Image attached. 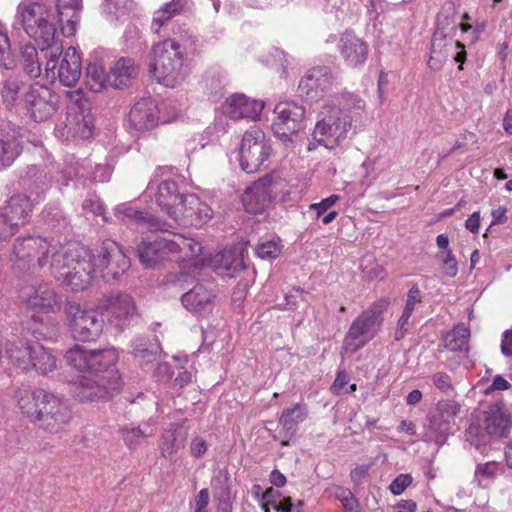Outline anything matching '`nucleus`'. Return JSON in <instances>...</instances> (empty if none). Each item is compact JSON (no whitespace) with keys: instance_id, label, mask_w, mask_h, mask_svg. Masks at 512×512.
<instances>
[{"instance_id":"13","label":"nucleus","mask_w":512,"mask_h":512,"mask_svg":"<svg viewBox=\"0 0 512 512\" xmlns=\"http://www.w3.org/2000/svg\"><path fill=\"white\" fill-rule=\"evenodd\" d=\"M32 209L29 198L14 195L0 208V237L3 240L12 236L19 225L25 223Z\"/></svg>"},{"instance_id":"21","label":"nucleus","mask_w":512,"mask_h":512,"mask_svg":"<svg viewBox=\"0 0 512 512\" xmlns=\"http://www.w3.org/2000/svg\"><path fill=\"white\" fill-rule=\"evenodd\" d=\"M214 287L212 281L197 283L192 289L183 294L181 298L183 306L194 314L210 311L215 298Z\"/></svg>"},{"instance_id":"47","label":"nucleus","mask_w":512,"mask_h":512,"mask_svg":"<svg viewBox=\"0 0 512 512\" xmlns=\"http://www.w3.org/2000/svg\"><path fill=\"white\" fill-rule=\"evenodd\" d=\"M203 82L209 95L218 96L224 87L225 77L220 72L211 71L205 75Z\"/></svg>"},{"instance_id":"27","label":"nucleus","mask_w":512,"mask_h":512,"mask_svg":"<svg viewBox=\"0 0 512 512\" xmlns=\"http://www.w3.org/2000/svg\"><path fill=\"white\" fill-rule=\"evenodd\" d=\"M185 195L178 191V185L174 181L166 180L158 186L156 202L170 218L173 219V213L180 209Z\"/></svg>"},{"instance_id":"37","label":"nucleus","mask_w":512,"mask_h":512,"mask_svg":"<svg viewBox=\"0 0 512 512\" xmlns=\"http://www.w3.org/2000/svg\"><path fill=\"white\" fill-rule=\"evenodd\" d=\"M20 62L23 70L30 78H37L41 75V64L34 45L25 44L21 46Z\"/></svg>"},{"instance_id":"33","label":"nucleus","mask_w":512,"mask_h":512,"mask_svg":"<svg viewBox=\"0 0 512 512\" xmlns=\"http://www.w3.org/2000/svg\"><path fill=\"white\" fill-rule=\"evenodd\" d=\"M171 254L179 253V259L190 260L202 252L200 243L181 234L167 233Z\"/></svg>"},{"instance_id":"20","label":"nucleus","mask_w":512,"mask_h":512,"mask_svg":"<svg viewBox=\"0 0 512 512\" xmlns=\"http://www.w3.org/2000/svg\"><path fill=\"white\" fill-rule=\"evenodd\" d=\"M57 396L44 389L23 390L18 394V405L23 414L32 421L42 420V405L50 403L56 407Z\"/></svg>"},{"instance_id":"35","label":"nucleus","mask_w":512,"mask_h":512,"mask_svg":"<svg viewBox=\"0 0 512 512\" xmlns=\"http://www.w3.org/2000/svg\"><path fill=\"white\" fill-rule=\"evenodd\" d=\"M340 200V196L332 194L320 202L312 203L308 207V211L313 213L312 219H321L324 225L333 222L338 216V212L333 210L332 207Z\"/></svg>"},{"instance_id":"57","label":"nucleus","mask_w":512,"mask_h":512,"mask_svg":"<svg viewBox=\"0 0 512 512\" xmlns=\"http://www.w3.org/2000/svg\"><path fill=\"white\" fill-rule=\"evenodd\" d=\"M349 381H350V378L345 372H343V371L338 372L336 379L334 380L333 384L331 385V388H330L331 392L334 395L342 394L344 392V388L349 383Z\"/></svg>"},{"instance_id":"34","label":"nucleus","mask_w":512,"mask_h":512,"mask_svg":"<svg viewBox=\"0 0 512 512\" xmlns=\"http://www.w3.org/2000/svg\"><path fill=\"white\" fill-rule=\"evenodd\" d=\"M485 430L490 436L504 437L510 428L511 421L506 412L499 406L490 407L486 413Z\"/></svg>"},{"instance_id":"25","label":"nucleus","mask_w":512,"mask_h":512,"mask_svg":"<svg viewBox=\"0 0 512 512\" xmlns=\"http://www.w3.org/2000/svg\"><path fill=\"white\" fill-rule=\"evenodd\" d=\"M130 125L138 131L154 128L158 122V109L151 98H144L136 102L129 113Z\"/></svg>"},{"instance_id":"7","label":"nucleus","mask_w":512,"mask_h":512,"mask_svg":"<svg viewBox=\"0 0 512 512\" xmlns=\"http://www.w3.org/2000/svg\"><path fill=\"white\" fill-rule=\"evenodd\" d=\"M66 129L75 140H89L95 131V118L90 100L82 89L66 92Z\"/></svg>"},{"instance_id":"4","label":"nucleus","mask_w":512,"mask_h":512,"mask_svg":"<svg viewBox=\"0 0 512 512\" xmlns=\"http://www.w3.org/2000/svg\"><path fill=\"white\" fill-rule=\"evenodd\" d=\"M364 101L354 94H344L341 97L339 106H325L320 112L321 119L315 125L312 139L308 150H314L318 145L327 149H334L341 145L347 138L351 129L352 118L349 114L351 109H362Z\"/></svg>"},{"instance_id":"6","label":"nucleus","mask_w":512,"mask_h":512,"mask_svg":"<svg viewBox=\"0 0 512 512\" xmlns=\"http://www.w3.org/2000/svg\"><path fill=\"white\" fill-rule=\"evenodd\" d=\"M19 20L26 34L44 47L55 42L56 26L51 8L44 2L23 0L17 7Z\"/></svg>"},{"instance_id":"19","label":"nucleus","mask_w":512,"mask_h":512,"mask_svg":"<svg viewBox=\"0 0 512 512\" xmlns=\"http://www.w3.org/2000/svg\"><path fill=\"white\" fill-rule=\"evenodd\" d=\"M159 231L160 234L156 233L138 246L139 260L146 267H154L171 255L167 232L163 227Z\"/></svg>"},{"instance_id":"42","label":"nucleus","mask_w":512,"mask_h":512,"mask_svg":"<svg viewBox=\"0 0 512 512\" xmlns=\"http://www.w3.org/2000/svg\"><path fill=\"white\" fill-rule=\"evenodd\" d=\"M122 438L127 446L133 447L140 443L142 439L151 437L153 429L147 424L144 428L135 425H126L120 429Z\"/></svg>"},{"instance_id":"56","label":"nucleus","mask_w":512,"mask_h":512,"mask_svg":"<svg viewBox=\"0 0 512 512\" xmlns=\"http://www.w3.org/2000/svg\"><path fill=\"white\" fill-rule=\"evenodd\" d=\"M42 420L48 421L55 420L57 421V417H61V399L57 397L56 407H53L50 403H46V405H42Z\"/></svg>"},{"instance_id":"60","label":"nucleus","mask_w":512,"mask_h":512,"mask_svg":"<svg viewBox=\"0 0 512 512\" xmlns=\"http://www.w3.org/2000/svg\"><path fill=\"white\" fill-rule=\"evenodd\" d=\"M422 301L421 291L417 285H413L408 294L405 306L415 309V305Z\"/></svg>"},{"instance_id":"8","label":"nucleus","mask_w":512,"mask_h":512,"mask_svg":"<svg viewBox=\"0 0 512 512\" xmlns=\"http://www.w3.org/2000/svg\"><path fill=\"white\" fill-rule=\"evenodd\" d=\"M286 183L277 175H266L255 181L242 195L248 213H262L278 196L285 194Z\"/></svg>"},{"instance_id":"48","label":"nucleus","mask_w":512,"mask_h":512,"mask_svg":"<svg viewBox=\"0 0 512 512\" xmlns=\"http://www.w3.org/2000/svg\"><path fill=\"white\" fill-rule=\"evenodd\" d=\"M20 92V82L16 78H8L3 82L2 97L4 103L13 105Z\"/></svg>"},{"instance_id":"54","label":"nucleus","mask_w":512,"mask_h":512,"mask_svg":"<svg viewBox=\"0 0 512 512\" xmlns=\"http://www.w3.org/2000/svg\"><path fill=\"white\" fill-rule=\"evenodd\" d=\"M412 481L413 478L410 474H400L391 482L389 490L393 495H401Z\"/></svg>"},{"instance_id":"23","label":"nucleus","mask_w":512,"mask_h":512,"mask_svg":"<svg viewBox=\"0 0 512 512\" xmlns=\"http://www.w3.org/2000/svg\"><path fill=\"white\" fill-rule=\"evenodd\" d=\"M21 153L20 135L10 123L0 124V171L11 166Z\"/></svg>"},{"instance_id":"59","label":"nucleus","mask_w":512,"mask_h":512,"mask_svg":"<svg viewBox=\"0 0 512 512\" xmlns=\"http://www.w3.org/2000/svg\"><path fill=\"white\" fill-rule=\"evenodd\" d=\"M207 450V443L200 437H195L190 444V452L194 457H201Z\"/></svg>"},{"instance_id":"49","label":"nucleus","mask_w":512,"mask_h":512,"mask_svg":"<svg viewBox=\"0 0 512 512\" xmlns=\"http://www.w3.org/2000/svg\"><path fill=\"white\" fill-rule=\"evenodd\" d=\"M438 259H440L442 262L441 270L445 276L452 278L457 275L458 263L450 249H446L445 252H442L441 255H438Z\"/></svg>"},{"instance_id":"32","label":"nucleus","mask_w":512,"mask_h":512,"mask_svg":"<svg viewBox=\"0 0 512 512\" xmlns=\"http://www.w3.org/2000/svg\"><path fill=\"white\" fill-rule=\"evenodd\" d=\"M187 431L181 427L165 431L160 439L159 449L164 458L174 460L177 452L184 447Z\"/></svg>"},{"instance_id":"36","label":"nucleus","mask_w":512,"mask_h":512,"mask_svg":"<svg viewBox=\"0 0 512 512\" xmlns=\"http://www.w3.org/2000/svg\"><path fill=\"white\" fill-rule=\"evenodd\" d=\"M49 48V58L45 65L46 78L51 83H55L58 80L60 84H64V57L61 58V47L53 49L51 46Z\"/></svg>"},{"instance_id":"41","label":"nucleus","mask_w":512,"mask_h":512,"mask_svg":"<svg viewBox=\"0 0 512 512\" xmlns=\"http://www.w3.org/2000/svg\"><path fill=\"white\" fill-rule=\"evenodd\" d=\"M83 10L82 0H66V39L75 36Z\"/></svg>"},{"instance_id":"16","label":"nucleus","mask_w":512,"mask_h":512,"mask_svg":"<svg viewBox=\"0 0 512 512\" xmlns=\"http://www.w3.org/2000/svg\"><path fill=\"white\" fill-rule=\"evenodd\" d=\"M334 81V76L328 67H314L301 78L298 91L308 100H318L332 88Z\"/></svg>"},{"instance_id":"24","label":"nucleus","mask_w":512,"mask_h":512,"mask_svg":"<svg viewBox=\"0 0 512 512\" xmlns=\"http://www.w3.org/2000/svg\"><path fill=\"white\" fill-rule=\"evenodd\" d=\"M340 54L348 66L363 65L368 57V44L355 33L346 31L340 38Z\"/></svg>"},{"instance_id":"29","label":"nucleus","mask_w":512,"mask_h":512,"mask_svg":"<svg viewBox=\"0 0 512 512\" xmlns=\"http://www.w3.org/2000/svg\"><path fill=\"white\" fill-rule=\"evenodd\" d=\"M116 218L125 224H137L151 230L162 229V224L153 216L136 209L130 203H122L114 209Z\"/></svg>"},{"instance_id":"44","label":"nucleus","mask_w":512,"mask_h":512,"mask_svg":"<svg viewBox=\"0 0 512 512\" xmlns=\"http://www.w3.org/2000/svg\"><path fill=\"white\" fill-rule=\"evenodd\" d=\"M306 410L299 404L294 405L292 408L285 409L279 419V424L287 431H295L298 423L306 418Z\"/></svg>"},{"instance_id":"2","label":"nucleus","mask_w":512,"mask_h":512,"mask_svg":"<svg viewBox=\"0 0 512 512\" xmlns=\"http://www.w3.org/2000/svg\"><path fill=\"white\" fill-rule=\"evenodd\" d=\"M129 266V258L114 241H105L93 249L71 242L66 250V285L83 291L98 276L118 280Z\"/></svg>"},{"instance_id":"1","label":"nucleus","mask_w":512,"mask_h":512,"mask_svg":"<svg viewBox=\"0 0 512 512\" xmlns=\"http://www.w3.org/2000/svg\"><path fill=\"white\" fill-rule=\"evenodd\" d=\"M118 358L114 348L95 350L78 344L70 348L66 362L84 373L71 383L73 396L80 402H99L117 395L122 387L115 368Z\"/></svg>"},{"instance_id":"9","label":"nucleus","mask_w":512,"mask_h":512,"mask_svg":"<svg viewBox=\"0 0 512 512\" xmlns=\"http://www.w3.org/2000/svg\"><path fill=\"white\" fill-rule=\"evenodd\" d=\"M389 305L387 299H381L373 303L369 309L361 313L351 324L343 341V349L356 352L364 347L371 339L368 333L380 325L381 315Z\"/></svg>"},{"instance_id":"64","label":"nucleus","mask_w":512,"mask_h":512,"mask_svg":"<svg viewBox=\"0 0 512 512\" xmlns=\"http://www.w3.org/2000/svg\"><path fill=\"white\" fill-rule=\"evenodd\" d=\"M417 504L413 500H400L396 505L397 512H415Z\"/></svg>"},{"instance_id":"63","label":"nucleus","mask_w":512,"mask_h":512,"mask_svg":"<svg viewBox=\"0 0 512 512\" xmlns=\"http://www.w3.org/2000/svg\"><path fill=\"white\" fill-rule=\"evenodd\" d=\"M480 226V213L474 212L465 222V227L472 233H478Z\"/></svg>"},{"instance_id":"17","label":"nucleus","mask_w":512,"mask_h":512,"mask_svg":"<svg viewBox=\"0 0 512 512\" xmlns=\"http://www.w3.org/2000/svg\"><path fill=\"white\" fill-rule=\"evenodd\" d=\"M172 213L174 221L188 226H201L214 214L213 209L195 194L185 195L180 209Z\"/></svg>"},{"instance_id":"28","label":"nucleus","mask_w":512,"mask_h":512,"mask_svg":"<svg viewBox=\"0 0 512 512\" xmlns=\"http://www.w3.org/2000/svg\"><path fill=\"white\" fill-rule=\"evenodd\" d=\"M214 270L227 277H234L236 273L245 268L242 252L224 249L217 253L212 260Z\"/></svg>"},{"instance_id":"12","label":"nucleus","mask_w":512,"mask_h":512,"mask_svg":"<svg viewBox=\"0 0 512 512\" xmlns=\"http://www.w3.org/2000/svg\"><path fill=\"white\" fill-rule=\"evenodd\" d=\"M99 312L117 327H124L136 314V305L131 295L125 292H111L104 295L97 305Z\"/></svg>"},{"instance_id":"3","label":"nucleus","mask_w":512,"mask_h":512,"mask_svg":"<svg viewBox=\"0 0 512 512\" xmlns=\"http://www.w3.org/2000/svg\"><path fill=\"white\" fill-rule=\"evenodd\" d=\"M10 262L19 273L47 267L56 279L64 278V248L58 240L32 235L18 237L12 246Z\"/></svg>"},{"instance_id":"11","label":"nucleus","mask_w":512,"mask_h":512,"mask_svg":"<svg viewBox=\"0 0 512 512\" xmlns=\"http://www.w3.org/2000/svg\"><path fill=\"white\" fill-rule=\"evenodd\" d=\"M271 148L264 133L257 127L246 131L240 147V165L247 173L257 172L268 159Z\"/></svg>"},{"instance_id":"58","label":"nucleus","mask_w":512,"mask_h":512,"mask_svg":"<svg viewBox=\"0 0 512 512\" xmlns=\"http://www.w3.org/2000/svg\"><path fill=\"white\" fill-rule=\"evenodd\" d=\"M209 492L207 489H201L194 503V512H208L207 506L209 504Z\"/></svg>"},{"instance_id":"40","label":"nucleus","mask_w":512,"mask_h":512,"mask_svg":"<svg viewBox=\"0 0 512 512\" xmlns=\"http://www.w3.org/2000/svg\"><path fill=\"white\" fill-rule=\"evenodd\" d=\"M187 0H172L166 3L162 8L155 12L152 22V28L157 25L155 32H158L159 28L164 25L170 18L180 14L185 7Z\"/></svg>"},{"instance_id":"22","label":"nucleus","mask_w":512,"mask_h":512,"mask_svg":"<svg viewBox=\"0 0 512 512\" xmlns=\"http://www.w3.org/2000/svg\"><path fill=\"white\" fill-rule=\"evenodd\" d=\"M264 108L262 101L250 99L244 94H234L226 99L223 112L231 119H256Z\"/></svg>"},{"instance_id":"38","label":"nucleus","mask_w":512,"mask_h":512,"mask_svg":"<svg viewBox=\"0 0 512 512\" xmlns=\"http://www.w3.org/2000/svg\"><path fill=\"white\" fill-rule=\"evenodd\" d=\"M470 330L465 325H457L444 336V346L450 351H467Z\"/></svg>"},{"instance_id":"14","label":"nucleus","mask_w":512,"mask_h":512,"mask_svg":"<svg viewBox=\"0 0 512 512\" xmlns=\"http://www.w3.org/2000/svg\"><path fill=\"white\" fill-rule=\"evenodd\" d=\"M30 117L35 122L49 119L58 109L59 97L45 86L32 85L25 95Z\"/></svg>"},{"instance_id":"31","label":"nucleus","mask_w":512,"mask_h":512,"mask_svg":"<svg viewBox=\"0 0 512 512\" xmlns=\"http://www.w3.org/2000/svg\"><path fill=\"white\" fill-rule=\"evenodd\" d=\"M22 353L30 356L29 370L34 369L38 373L47 374L56 367V358L40 343L30 345V350H23Z\"/></svg>"},{"instance_id":"50","label":"nucleus","mask_w":512,"mask_h":512,"mask_svg":"<svg viewBox=\"0 0 512 512\" xmlns=\"http://www.w3.org/2000/svg\"><path fill=\"white\" fill-rule=\"evenodd\" d=\"M82 210L85 214H92L94 216H102L104 214L103 203L95 194H88L82 203Z\"/></svg>"},{"instance_id":"15","label":"nucleus","mask_w":512,"mask_h":512,"mask_svg":"<svg viewBox=\"0 0 512 512\" xmlns=\"http://www.w3.org/2000/svg\"><path fill=\"white\" fill-rule=\"evenodd\" d=\"M272 129L279 137H288L303 127L305 109L293 101L278 103L274 108Z\"/></svg>"},{"instance_id":"46","label":"nucleus","mask_w":512,"mask_h":512,"mask_svg":"<svg viewBox=\"0 0 512 512\" xmlns=\"http://www.w3.org/2000/svg\"><path fill=\"white\" fill-rule=\"evenodd\" d=\"M133 8L132 0H105V11L116 19L127 15Z\"/></svg>"},{"instance_id":"5","label":"nucleus","mask_w":512,"mask_h":512,"mask_svg":"<svg viewBox=\"0 0 512 512\" xmlns=\"http://www.w3.org/2000/svg\"><path fill=\"white\" fill-rule=\"evenodd\" d=\"M187 41L166 39L153 46L149 68L158 82L173 88L184 80L182 48H186Z\"/></svg>"},{"instance_id":"26","label":"nucleus","mask_w":512,"mask_h":512,"mask_svg":"<svg viewBox=\"0 0 512 512\" xmlns=\"http://www.w3.org/2000/svg\"><path fill=\"white\" fill-rule=\"evenodd\" d=\"M454 48H463L459 41H453L451 38L436 32L433 35L431 44V53L428 59V66L433 71H439L449 57Z\"/></svg>"},{"instance_id":"10","label":"nucleus","mask_w":512,"mask_h":512,"mask_svg":"<svg viewBox=\"0 0 512 512\" xmlns=\"http://www.w3.org/2000/svg\"><path fill=\"white\" fill-rule=\"evenodd\" d=\"M66 327L74 338L90 341L101 333L103 319L99 317L98 309L69 303L66 304Z\"/></svg>"},{"instance_id":"62","label":"nucleus","mask_w":512,"mask_h":512,"mask_svg":"<svg viewBox=\"0 0 512 512\" xmlns=\"http://www.w3.org/2000/svg\"><path fill=\"white\" fill-rule=\"evenodd\" d=\"M501 352L507 357H512V328L503 334Z\"/></svg>"},{"instance_id":"51","label":"nucleus","mask_w":512,"mask_h":512,"mask_svg":"<svg viewBox=\"0 0 512 512\" xmlns=\"http://www.w3.org/2000/svg\"><path fill=\"white\" fill-rule=\"evenodd\" d=\"M160 352V346L153 344L151 348L136 347L134 349L135 357L142 363L148 364L157 360Z\"/></svg>"},{"instance_id":"43","label":"nucleus","mask_w":512,"mask_h":512,"mask_svg":"<svg viewBox=\"0 0 512 512\" xmlns=\"http://www.w3.org/2000/svg\"><path fill=\"white\" fill-rule=\"evenodd\" d=\"M86 79L90 89L99 92L108 85L107 75L100 63H89L86 68Z\"/></svg>"},{"instance_id":"53","label":"nucleus","mask_w":512,"mask_h":512,"mask_svg":"<svg viewBox=\"0 0 512 512\" xmlns=\"http://www.w3.org/2000/svg\"><path fill=\"white\" fill-rule=\"evenodd\" d=\"M306 292L301 288H293L285 295V304L283 309L294 310L298 308L299 302L304 300Z\"/></svg>"},{"instance_id":"18","label":"nucleus","mask_w":512,"mask_h":512,"mask_svg":"<svg viewBox=\"0 0 512 512\" xmlns=\"http://www.w3.org/2000/svg\"><path fill=\"white\" fill-rule=\"evenodd\" d=\"M22 301L27 308L43 312L60 310V301L53 287L49 284L26 286L20 292Z\"/></svg>"},{"instance_id":"55","label":"nucleus","mask_w":512,"mask_h":512,"mask_svg":"<svg viewBox=\"0 0 512 512\" xmlns=\"http://www.w3.org/2000/svg\"><path fill=\"white\" fill-rule=\"evenodd\" d=\"M433 384L445 394H450L453 391L451 378L448 374L437 372L432 376Z\"/></svg>"},{"instance_id":"52","label":"nucleus","mask_w":512,"mask_h":512,"mask_svg":"<svg viewBox=\"0 0 512 512\" xmlns=\"http://www.w3.org/2000/svg\"><path fill=\"white\" fill-rule=\"evenodd\" d=\"M257 254L260 258L265 260L275 259L279 256L281 249L277 242L275 241H266L260 243L257 246Z\"/></svg>"},{"instance_id":"45","label":"nucleus","mask_w":512,"mask_h":512,"mask_svg":"<svg viewBox=\"0 0 512 512\" xmlns=\"http://www.w3.org/2000/svg\"><path fill=\"white\" fill-rule=\"evenodd\" d=\"M6 348V355L10 362L19 367L22 370H29V358L30 356L25 355L22 353L23 350H30V345L24 346L23 344L19 343H10L7 342L5 345Z\"/></svg>"},{"instance_id":"39","label":"nucleus","mask_w":512,"mask_h":512,"mask_svg":"<svg viewBox=\"0 0 512 512\" xmlns=\"http://www.w3.org/2000/svg\"><path fill=\"white\" fill-rule=\"evenodd\" d=\"M82 74V59L78 48H66V86L74 85Z\"/></svg>"},{"instance_id":"30","label":"nucleus","mask_w":512,"mask_h":512,"mask_svg":"<svg viewBox=\"0 0 512 512\" xmlns=\"http://www.w3.org/2000/svg\"><path fill=\"white\" fill-rule=\"evenodd\" d=\"M138 70V66L132 58L122 57L110 68V72L107 74L108 85L113 88H121L137 76Z\"/></svg>"},{"instance_id":"61","label":"nucleus","mask_w":512,"mask_h":512,"mask_svg":"<svg viewBox=\"0 0 512 512\" xmlns=\"http://www.w3.org/2000/svg\"><path fill=\"white\" fill-rule=\"evenodd\" d=\"M343 498H340V501L345 509H348L350 511H357L358 508V501L353 496L351 491L349 490H342Z\"/></svg>"}]
</instances>
